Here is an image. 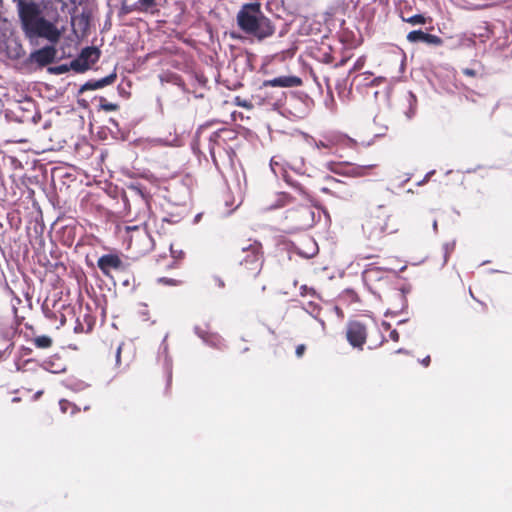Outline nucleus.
Here are the masks:
<instances>
[{
    "mask_svg": "<svg viewBox=\"0 0 512 512\" xmlns=\"http://www.w3.org/2000/svg\"><path fill=\"white\" fill-rule=\"evenodd\" d=\"M21 29L28 39L44 38L49 42H58L61 32L56 25L47 20L40 5L32 0H15Z\"/></svg>",
    "mask_w": 512,
    "mask_h": 512,
    "instance_id": "obj_1",
    "label": "nucleus"
},
{
    "mask_svg": "<svg viewBox=\"0 0 512 512\" xmlns=\"http://www.w3.org/2000/svg\"><path fill=\"white\" fill-rule=\"evenodd\" d=\"M237 24L246 34L264 40L275 33V26L267 18L258 2L245 3L237 13Z\"/></svg>",
    "mask_w": 512,
    "mask_h": 512,
    "instance_id": "obj_2",
    "label": "nucleus"
},
{
    "mask_svg": "<svg viewBox=\"0 0 512 512\" xmlns=\"http://www.w3.org/2000/svg\"><path fill=\"white\" fill-rule=\"evenodd\" d=\"M237 245L241 250L236 274L241 280L256 278L264 264V251L262 243L256 239H239Z\"/></svg>",
    "mask_w": 512,
    "mask_h": 512,
    "instance_id": "obj_3",
    "label": "nucleus"
},
{
    "mask_svg": "<svg viewBox=\"0 0 512 512\" xmlns=\"http://www.w3.org/2000/svg\"><path fill=\"white\" fill-rule=\"evenodd\" d=\"M362 230L372 246L379 244L386 235L397 231L395 226L390 224V215L387 210L382 207L369 214L362 224Z\"/></svg>",
    "mask_w": 512,
    "mask_h": 512,
    "instance_id": "obj_4",
    "label": "nucleus"
},
{
    "mask_svg": "<svg viewBox=\"0 0 512 512\" xmlns=\"http://www.w3.org/2000/svg\"><path fill=\"white\" fill-rule=\"evenodd\" d=\"M315 213L310 205L301 204L290 208L282 219V229L287 233H295L313 226Z\"/></svg>",
    "mask_w": 512,
    "mask_h": 512,
    "instance_id": "obj_5",
    "label": "nucleus"
},
{
    "mask_svg": "<svg viewBox=\"0 0 512 512\" xmlns=\"http://www.w3.org/2000/svg\"><path fill=\"white\" fill-rule=\"evenodd\" d=\"M126 230L133 232L128 243V248L132 253L141 256L152 250L154 246L153 239L145 230H140L137 226H127Z\"/></svg>",
    "mask_w": 512,
    "mask_h": 512,
    "instance_id": "obj_6",
    "label": "nucleus"
},
{
    "mask_svg": "<svg viewBox=\"0 0 512 512\" xmlns=\"http://www.w3.org/2000/svg\"><path fill=\"white\" fill-rule=\"evenodd\" d=\"M368 336L367 326L357 320L349 321L346 325V339L355 349L363 350Z\"/></svg>",
    "mask_w": 512,
    "mask_h": 512,
    "instance_id": "obj_7",
    "label": "nucleus"
},
{
    "mask_svg": "<svg viewBox=\"0 0 512 512\" xmlns=\"http://www.w3.org/2000/svg\"><path fill=\"white\" fill-rule=\"evenodd\" d=\"M13 312L17 313L16 308H13ZM19 326L20 322L16 315L0 320V343L7 348H14V338L18 334Z\"/></svg>",
    "mask_w": 512,
    "mask_h": 512,
    "instance_id": "obj_8",
    "label": "nucleus"
},
{
    "mask_svg": "<svg viewBox=\"0 0 512 512\" xmlns=\"http://www.w3.org/2000/svg\"><path fill=\"white\" fill-rule=\"evenodd\" d=\"M100 57V51L96 47L84 48L78 58L74 59L70 63V67L76 72H84L90 68V66L98 61Z\"/></svg>",
    "mask_w": 512,
    "mask_h": 512,
    "instance_id": "obj_9",
    "label": "nucleus"
},
{
    "mask_svg": "<svg viewBox=\"0 0 512 512\" xmlns=\"http://www.w3.org/2000/svg\"><path fill=\"white\" fill-rule=\"evenodd\" d=\"M325 181L326 185L321 187V192L340 199H348L352 197V190L345 182L332 176L326 177Z\"/></svg>",
    "mask_w": 512,
    "mask_h": 512,
    "instance_id": "obj_10",
    "label": "nucleus"
},
{
    "mask_svg": "<svg viewBox=\"0 0 512 512\" xmlns=\"http://www.w3.org/2000/svg\"><path fill=\"white\" fill-rule=\"evenodd\" d=\"M97 266L105 276H110L112 270L123 268V262L117 254H105L98 259Z\"/></svg>",
    "mask_w": 512,
    "mask_h": 512,
    "instance_id": "obj_11",
    "label": "nucleus"
},
{
    "mask_svg": "<svg viewBox=\"0 0 512 512\" xmlns=\"http://www.w3.org/2000/svg\"><path fill=\"white\" fill-rule=\"evenodd\" d=\"M374 167V165L368 166H356V165H342L332 164L330 169L336 174L346 175L350 177H363L367 175V171Z\"/></svg>",
    "mask_w": 512,
    "mask_h": 512,
    "instance_id": "obj_12",
    "label": "nucleus"
},
{
    "mask_svg": "<svg viewBox=\"0 0 512 512\" xmlns=\"http://www.w3.org/2000/svg\"><path fill=\"white\" fill-rule=\"evenodd\" d=\"M56 54L57 50L54 46H45L32 52L30 58L39 66L44 67L54 62Z\"/></svg>",
    "mask_w": 512,
    "mask_h": 512,
    "instance_id": "obj_13",
    "label": "nucleus"
},
{
    "mask_svg": "<svg viewBox=\"0 0 512 512\" xmlns=\"http://www.w3.org/2000/svg\"><path fill=\"white\" fill-rule=\"evenodd\" d=\"M96 323V318L91 314L89 309H80L76 319V325L74 331L76 333H89L93 330Z\"/></svg>",
    "mask_w": 512,
    "mask_h": 512,
    "instance_id": "obj_14",
    "label": "nucleus"
},
{
    "mask_svg": "<svg viewBox=\"0 0 512 512\" xmlns=\"http://www.w3.org/2000/svg\"><path fill=\"white\" fill-rule=\"evenodd\" d=\"M171 256L168 258L167 256H162L157 260L156 270L157 272L161 271L162 262H165L163 267L167 270L177 269L179 268V263L184 259L185 253L183 251H176L170 246Z\"/></svg>",
    "mask_w": 512,
    "mask_h": 512,
    "instance_id": "obj_15",
    "label": "nucleus"
},
{
    "mask_svg": "<svg viewBox=\"0 0 512 512\" xmlns=\"http://www.w3.org/2000/svg\"><path fill=\"white\" fill-rule=\"evenodd\" d=\"M302 84V80L297 76H279L271 80L264 81V86L270 87H297Z\"/></svg>",
    "mask_w": 512,
    "mask_h": 512,
    "instance_id": "obj_16",
    "label": "nucleus"
},
{
    "mask_svg": "<svg viewBox=\"0 0 512 512\" xmlns=\"http://www.w3.org/2000/svg\"><path fill=\"white\" fill-rule=\"evenodd\" d=\"M391 303V310L392 313H399L402 312L407 307V298L406 293L402 289H396L389 298Z\"/></svg>",
    "mask_w": 512,
    "mask_h": 512,
    "instance_id": "obj_17",
    "label": "nucleus"
},
{
    "mask_svg": "<svg viewBox=\"0 0 512 512\" xmlns=\"http://www.w3.org/2000/svg\"><path fill=\"white\" fill-rule=\"evenodd\" d=\"M117 75L115 72L109 74L106 77H103L98 80H89L87 81L80 89L81 92L86 90H96L101 89L105 86L111 85L116 81Z\"/></svg>",
    "mask_w": 512,
    "mask_h": 512,
    "instance_id": "obj_18",
    "label": "nucleus"
},
{
    "mask_svg": "<svg viewBox=\"0 0 512 512\" xmlns=\"http://www.w3.org/2000/svg\"><path fill=\"white\" fill-rule=\"evenodd\" d=\"M31 342L38 349H48L53 344L52 338L47 335L36 336L31 340Z\"/></svg>",
    "mask_w": 512,
    "mask_h": 512,
    "instance_id": "obj_19",
    "label": "nucleus"
},
{
    "mask_svg": "<svg viewBox=\"0 0 512 512\" xmlns=\"http://www.w3.org/2000/svg\"><path fill=\"white\" fill-rule=\"evenodd\" d=\"M402 20L404 22H407L411 25H424L427 23V19L421 15V14H409V13H402Z\"/></svg>",
    "mask_w": 512,
    "mask_h": 512,
    "instance_id": "obj_20",
    "label": "nucleus"
},
{
    "mask_svg": "<svg viewBox=\"0 0 512 512\" xmlns=\"http://www.w3.org/2000/svg\"><path fill=\"white\" fill-rule=\"evenodd\" d=\"M426 34L422 30H413L407 34L406 38L410 43L424 42Z\"/></svg>",
    "mask_w": 512,
    "mask_h": 512,
    "instance_id": "obj_21",
    "label": "nucleus"
},
{
    "mask_svg": "<svg viewBox=\"0 0 512 512\" xmlns=\"http://www.w3.org/2000/svg\"><path fill=\"white\" fill-rule=\"evenodd\" d=\"M157 283L164 286L176 287L180 286L183 283V281L173 277H159L157 278Z\"/></svg>",
    "mask_w": 512,
    "mask_h": 512,
    "instance_id": "obj_22",
    "label": "nucleus"
},
{
    "mask_svg": "<svg viewBox=\"0 0 512 512\" xmlns=\"http://www.w3.org/2000/svg\"><path fill=\"white\" fill-rule=\"evenodd\" d=\"M219 133L218 132H214L211 134V136L209 137V142L210 144H213V143H216L217 139L219 138ZM210 155H211V159L214 163V165L216 167H218V161L216 159V156H215V149H214V146L213 145H210Z\"/></svg>",
    "mask_w": 512,
    "mask_h": 512,
    "instance_id": "obj_23",
    "label": "nucleus"
},
{
    "mask_svg": "<svg viewBox=\"0 0 512 512\" xmlns=\"http://www.w3.org/2000/svg\"><path fill=\"white\" fill-rule=\"evenodd\" d=\"M424 43L434 46H440L443 43V40L437 35L427 33L424 39Z\"/></svg>",
    "mask_w": 512,
    "mask_h": 512,
    "instance_id": "obj_24",
    "label": "nucleus"
},
{
    "mask_svg": "<svg viewBox=\"0 0 512 512\" xmlns=\"http://www.w3.org/2000/svg\"><path fill=\"white\" fill-rule=\"evenodd\" d=\"M234 103L237 106L243 107V108H246V109H252L253 108V105H252V103L250 101H248L246 99H243L240 96L235 97Z\"/></svg>",
    "mask_w": 512,
    "mask_h": 512,
    "instance_id": "obj_25",
    "label": "nucleus"
},
{
    "mask_svg": "<svg viewBox=\"0 0 512 512\" xmlns=\"http://www.w3.org/2000/svg\"><path fill=\"white\" fill-rule=\"evenodd\" d=\"M14 348H7L6 345L0 343V362L6 360Z\"/></svg>",
    "mask_w": 512,
    "mask_h": 512,
    "instance_id": "obj_26",
    "label": "nucleus"
},
{
    "mask_svg": "<svg viewBox=\"0 0 512 512\" xmlns=\"http://www.w3.org/2000/svg\"><path fill=\"white\" fill-rule=\"evenodd\" d=\"M412 7L407 2H400L399 4V16L402 19V13L411 14Z\"/></svg>",
    "mask_w": 512,
    "mask_h": 512,
    "instance_id": "obj_27",
    "label": "nucleus"
},
{
    "mask_svg": "<svg viewBox=\"0 0 512 512\" xmlns=\"http://www.w3.org/2000/svg\"><path fill=\"white\" fill-rule=\"evenodd\" d=\"M290 199H291V198H290V196H289V195H287L286 193H281V194L279 195V199H278V204H277V206H278V207H280V206H284V205H286L287 203H289V202H290Z\"/></svg>",
    "mask_w": 512,
    "mask_h": 512,
    "instance_id": "obj_28",
    "label": "nucleus"
},
{
    "mask_svg": "<svg viewBox=\"0 0 512 512\" xmlns=\"http://www.w3.org/2000/svg\"><path fill=\"white\" fill-rule=\"evenodd\" d=\"M101 107L105 110V111H115L118 106L117 104H113V103H104L103 100L101 101Z\"/></svg>",
    "mask_w": 512,
    "mask_h": 512,
    "instance_id": "obj_29",
    "label": "nucleus"
},
{
    "mask_svg": "<svg viewBox=\"0 0 512 512\" xmlns=\"http://www.w3.org/2000/svg\"><path fill=\"white\" fill-rule=\"evenodd\" d=\"M305 351H306V345L299 344L296 346L295 354L298 358H301L304 355Z\"/></svg>",
    "mask_w": 512,
    "mask_h": 512,
    "instance_id": "obj_30",
    "label": "nucleus"
},
{
    "mask_svg": "<svg viewBox=\"0 0 512 512\" xmlns=\"http://www.w3.org/2000/svg\"><path fill=\"white\" fill-rule=\"evenodd\" d=\"M121 350H122V346L121 345H118L116 350H115V353H114V357H115V364L118 366L121 362Z\"/></svg>",
    "mask_w": 512,
    "mask_h": 512,
    "instance_id": "obj_31",
    "label": "nucleus"
},
{
    "mask_svg": "<svg viewBox=\"0 0 512 512\" xmlns=\"http://www.w3.org/2000/svg\"><path fill=\"white\" fill-rule=\"evenodd\" d=\"M389 337L391 340H393L394 342H398L399 341V338H400V335L398 333L397 330H392L389 334Z\"/></svg>",
    "mask_w": 512,
    "mask_h": 512,
    "instance_id": "obj_32",
    "label": "nucleus"
},
{
    "mask_svg": "<svg viewBox=\"0 0 512 512\" xmlns=\"http://www.w3.org/2000/svg\"><path fill=\"white\" fill-rule=\"evenodd\" d=\"M51 70L56 72V73H63V72L68 71V67L66 65H61V66L52 68Z\"/></svg>",
    "mask_w": 512,
    "mask_h": 512,
    "instance_id": "obj_33",
    "label": "nucleus"
},
{
    "mask_svg": "<svg viewBox=\"0 0 512 512\" xmlns=\"http://www.w3.org/2000/svg\"><path fill=\"white\" fill-rule=\"evenodd\" d=\"M308 293H310V294H314V293H315V291H314V289H312V288H308V287H307V286H305V285H304V286H302V287H301V295H307Z\"/></svg>",
    "mask_w": 512,
    "mask_h": 512,
    "instance_id": "obj_34",
    "label": "nucleus"
},
{
    "mask_svg": "<svg viewBox=\"0 0 512 512\" xmlns=\"http://www.w3.org/2000/svg\"><path fill=\"white\" fill-rule=\"evenodd\" d=\"M70 405H71V403L69 401H67V400H61L60 401V407H61L63 412H66L67 409H68V406H70Z\"/></svg>",
    "mask_w": 512,
    "mask_h": 512,
    "instance_id": "obj_35",
    "label": "nucleus"
},
{
    "mask_svg": "<svg viewBox=\"0 0 512 512\" xmlns=\"http://www.w3.org/2000/svg\"><path fill=\"white\" fill-rule=\"evenodd\" d=\"M463 73L467 76L474 77L476 75V71L470 68H466L463 70Z\"/></svg>",
    "mask_w": 512,
    "mask_h": 512,
    "instance_id": "obj_36",
    "label": "nucleus"
},
{
    "mask_svg": "<svg viewBox=\"0 0 512 512\" xmlns=\"http://www.w3.org/2000/svg\"><path fill=\"white\" fill-rule=\"evenodd\" d=\"M140 2L146 7H152L155 5V0H140Z\"/></svg>",
    "mask_w": 512,
    "mask_h": 512,
    "instance_id": "obj_37",
    "label": "nucleus"
},
{
    "mask_svg": "<svg viewBox=\"0 0 512 512\" xmlns=\"http://www.w3.org/2000/svg\"><path fill=\"white\" fill-rule=\"evenodd\" d=\"M430 362H431V358L430 356H426L425 358H423L421 360V364L424 366V367H428L430 365Z\"/></svg>",
    "mask_w": 512,
    "mask_h": 512,
    "instance_id": "obj_38",
    "label": "nucleus"
},
{
    "mask_svg": "<svg viewBox=\"0 0 512 512\" xmlns=\"http://www.w3.org/2000/svg\"><path fill=\"white\" fill-rule=\"evenodd\" d=\"M284 179H285V181H286L288 184H290V185H292V186H295L296 188H298V189L302 190V189H301V187H300L299 185H295L293 182H291L290 178H289L287 175H285V176H284Z\"/></svg>",
    "mask_w": 512,
    "mask_h": 512,
    "instance_id": "obj_39",
    "label": "nucleus"
},
{
    "mask_svg": "<svg viewBox=\"0 0 512 512\" xmlns=\"http://www.w3.org/2000/svg\"><path fill=\"white\" fill-rule=\"evenodd\" d=\"M42 394V391H38L36 394H35V397H39L40 395Z\"/></svg>",
    "mask_w": 512,
    "mask_h": 512,
    "instance_id": "obj_40",
    "label": "nucleus"
},
{
    "mask_svg": "<svg viewBox=\"0 0 512 512\" xmlns=\"http://www.w3.org/2000/svg\"><path fill=\"white\" fill-rule=\"evenodd\" d=\"M13 401H14V402H18V401H20V398H18V397H14V398H13Z\"/></svg>",
    "mask_w": 512,
    "mask_h": 512,
    "instance_id": "obj_41",
    "label": "nucleus"
},
{
    "mask_svg": "<svg viewBox=\"0 0 512 512\" xmlns=\"http://www.w3.org/2000/svg\"><path fill=\"white\" fill-rule=\"evenodd\" d=\"M323 329L325 328V322L323 320L320 321Z\"/></svg>",
    "mask_w": 512,
    "mask_h": 512,
    "instance_id": "obj_42",
    "label": "nucleus"
},
{
    "mask_svg": "<svg viewBox=\"0 0 512 512\" xmlns=\"http://www.w3.org/2000/svg\"><path fill=\"white\" fill-rule=\"evenodd\" d=\"M46 317H51V312H46Z\"/></svg>",
    "mask_w": 512,
    "mask_h": 512,
    "instance_id": "obj_43",
    "label": "nucleus"
}]
</instances>
